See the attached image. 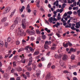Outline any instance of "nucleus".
<instances>
[{
  "label": "nucleus",
  "mask_w": 80,
  "mask_h": 80,
  "mask_svg": "<svg viewBox=\"0 0 80 80\" xmlns=\"http://www.w3.org/2000/svg\"><path fill=\"white\" fill-rule=\"evenodd\" d=\"M10 10V8L8 7L6 8L5 10L3 12L4 14L8 13Z\"/></svg>",
  "instance_id": "8"
},
{
  "label": "nucleus",
  "mask_w": 80,
  "mask_h": 80,
  "mask_svg": "<svg viewBox=\"0 0 80 80\" xmlns=\"http://www.w3.org/2000/svg\"><path fill=\"white\" fill-rule=\"evenodd\" d=\"M16 11V9H14L10 15V18H12V17L13 16V15H14V13H15V11Z\"/></svg>",
  "instance_id": "11"
},
{
  "label": "nucleus",
  "mask_w": 80,
  "mask_h": 80,
  "mask_svg": "<svg viewBox=\"0 0 80 80\" xmlns=\"http://www.w3.org/2000/svg\"><path fill=\"white\" fill-rule=\"evenodd\" d=\"M63 25L64 26H65L67 25V23L66 22V21H64L63 22Z\"/></svg>",
  "instance_id": "37"
},
{
  "label": "nucleus",
  "mask_w": 80,
  "mask_h": 80,
  "mask_svg": "<svg viewBox=\"0 0 80 80\" xmlns=\"http://www.w3.org/2000/svg\"><path fill=\"white\" fill-rule=\"evenodd\" d=\"M42 38L43 39V40H45L46 38V36L45 35H42Z\"/></svg>",
  "instance_id": "33"
},
{
  "label": "nucleus",
  "mask_w": 80,
  "mask_h": 80,
  "mask_svg": "<svg viewBox=\"0 0 80 80\" xmlns=\"http://www.w3.org/2000/svg\"><path fill=\"white\" fill-rule=\"evenodd\" d=\"M28 48H29V46H27L24 49L25 50H26L27 51H28Z\"/></svg>",
  "instance_id": "32"
},
{
  "label": "nucleus",
  "mask_w": 80,
  "mask_h": 80,
  "mask_svg": "<svg viewBox=\"0 0 80 80\" xmlns=\"http://www.w3.org/2000/svg\"><path fill=\"white\" fill-rule=\"evenodd\" d=\"M0 72H1L2 73H4V70H2V69L0 68Z\"/></svg>",
  "instance_id": "43"
},
{
  "label": "nucleus",
  "mask_w": 80,
  "mask_h": 80,
  "mask_svg": "<svg viewBox=\"0 0 80 80\" xmlns=\"http://www.w3.org/2000/svg\"><path fill=\"white\" fill-rule=\"evenodd\" d=\"M36 32L37 34H40L41 33V32L38 29H36Z\"/></svg>",
  "instance_id": "22"
},
{
  "label": "nucleus",
  "mask_w": 80,
  "mask_h": 80,
  "mask_svg": "<svg viewBox=\"0 0 80 80\" xmlns=\"http://www.w3.org/2000/svg\"><path fill=\"white\" fill-rule=\"evenodd\" d=\"M3 77L5 79H8V74L7 73H4L3 75Z\"/></svg>",
  "instance_id": "12"
},
{
  "label": "nucleus",
  "mask_w": 80,
  "mask_h": 80,
  "mask_svg": "<svg viewBox=\"0 0 80 80\" xmlns=\"http://www.w3.org/2000/svg\"><path fill=\"white\" fill-rule=\"evenodd\" d=\"M60 25V23L58 22H57L56 24L54 25L53 26V27L55 28V27H56V28H58V26H59Z\"/></svg>",
  "instance_id": "13"
},
{
  "label": "nucleus",
  "mask_w": 80,
  "mask_h": 80,
  "mask_svg": "<svg viewBox=\"0 0 80 80\" xmlns=\"http://www.w3.org/2000/svg\"><path fill=\"white\" fill-rule=\"evenodd\" d=\"M51 43H52L51 41L48 42V41H47L45 42V44L46 45H50V44H51Z\"/></svg>",
  "instance_id": "19"
},
{
  "label": "nucleus",
  "mask_w": 80,
  "mask_h": 80,
  "mask_svg": "<svg viewBox=\"0 0 80 80\" xmlns=\"http://www.w3.org/2000/svg\"><path fill=\"white\" fill-rule=\"evenodd\" d=\"M8 56H9V55L8 54L5 55L4 57V58H8Z\"/></svg>",
  "instance_id": "59"
},
{
  "label": "nucleus",
  "mask_w": 80,
  "mask_h": 80,
  "mask_svg": "<svg viewBox=\"0 0 80 80\" xmlns=\"http://www.w3.org/2000/svg\"><path fill=\"white\" fill-rule=\"evenodd\" d=\"M78 23H76V26H75L76 28H79V26H78Z\"/></svg>",
  "instance_id": "36"
},
{
  "label": "nucleus",
  "mask_w": 80,
  "mask_h": 80,
  "mask_svg": "<svg viewBox=\"0 0 80 80\" xmlns=\"http://www.w3.org/2000/svg\"><path fill=\"white\" fill-rule=\"evenodd\" d=\"M22 76L23 78H24L25 79H27V76H26V75L23 74Z\"/></svg>",
  "instance_id": "50"
},
{
  "label": "nucleus",
  "mask_w": 80,
  "mask_h": 80,
  "mask_svg": "<svg viewBox=\"0 0 80 80\" xmlns=\"http://www.w3.org/2000/svg\"><path fill=\"white\" fill-rule=\"evenodd\" d=\"M69 69H73V66H69Z\"/></svg>",
  "instance_id": "54"
},
{
  "label": "nucleus",
  "mask_w": 80,
  "mask_h": 80,
  "mask_svg": "<svg viewBox=\"0 0 80 80\" xmlns=\"http://www.w3.org/2000/svg\"><path fill=\"white\" fill-rule=\"evenodd\" d=\"M16 80H20V77H18L16 78Z\"/></svg>",
  "instance_id": "64"
},
{
  "label": "nucleus",
  "mask_w": 80,
  "mask_h": 80,
  "mask_svg": "<svg viewBox=\"0 0 80 80\" xmlns=\"http://www.w3.org/2000/svg\"><path fill=\"white\" fill-rule=\"evenodd\" d=\"M38 66L39 67H42V64L41 63H39L38 64Z\"/></svg>",
  "instance_id": "56"
},
{
  "label": "nucleus",
  "mask_w": 80,
  "mask_h": 80,
  "mask_svg": "<svg viewBox=\"0 0 80 80\" xmlns=\"http://www.w3.org/2000/svg\"><path fill=\"white\" fill-rule=\"evenodd\" d=\"M71 59L72 60H75V55L74 54H72L71 55Z\"/></svg>",
  "instance_id": "25"
},
{
  "label": "nucleus",
  "mask_w": 80,
  "mask_h": 80,
  "mask_svg": "<svg viewBox=\"0 0 80 80\" xmlns=\"http://www.w3.org/2000/svg\"><path fill=\"white\" fill-rule=\"evenodd\" d=\"M56 35L57 36V37H58V38H60V37H61V35L57 32L56 33Z\"/></svg>",
  "instance_id": "31"
},
{
  "label": "nucleus",
  "mask_w": 80,
  "mask_h": 80,
  "mask_svg": "<svg viewBox=\"0 0 80 80\" xmlns=\"http://www.w3.org/2000/svg\"><path fill=\"white\" fill-rule=\"evenodd\" d=\"M32 57H31L30 58H29V62H32Z\"/></svg>",
  "instance_id": "46"
},
{
  "label": "nucleus",
  "mask_w": 80,
  "mask_h": 80,
  "mask_svg": "<svg viewBox=\"0 0 80 80\" xmlns=\"http://www.w3.org/2000/svg\"><path fill=\"white\" fill-rule=\"evenodd\" d=\"M63 73H68V71L67 70H65L63 71Z\"/></svg>",
  "instance_id": "62"
},
{
  "label": "nucleus",
  "mask_w": 80,
  "mask_h": 80,
  "mask_svg": "<svg viewBox=\"0 0 80 80\" xmlns=\"http://www.w3.org/2000/svg\"><path fill=\"white\" fill-rule=\"evenodd\" d=\"M68 44L69 45V47H72V44L69 41L68 42Z\"/></svg>",
  "instance_id": "41"
},
{
  "label": "nucleus",
  "mask_w": 80,
  "mask_h": 80,
  "mask_svg": "<svg viewBox=\"0 0 80 80\" xmlns=\"http://www.w3.org/2000/svg\"><path fill=\"white\" fill-rule=\"evenodd\" d=\"M67 55L66 54H64L63 55L62 59V60H63L66 61L67 60Z\"/></svg>",
  "instance_id": "10"
},
{
  "label": "nucleus",
  "mask_w": 80,
  "mask_h": 80,
  "mask_svg": "<svg viewBox=\"0 0 80 80\" xmlns=\"http://www.w3.org/2000/svg\"><path fill=\"white\" fill-rule=\"evenodd\" d=\"M33 13L34 15H36V13H37V10H35L33 12Z\"/></svg>",
  "instance_id": "60"
},
{
  "label": "nucleus",
  "mask_w": 80,
  "mask_h": 80,
  "mask_svg": "<svg viewBox=\"0 0 80 80\" xmlns=\"http://www.w3.org/2000/svg\"><path fill=\"white\" fill-rule=\"evenodd\" d=\"M57 19L58 20H59L61 19V17H60V13H58V14Z\"/></svg>",
  "instance_id": "20"
},
{
  "label": "nucleus",
  "mask_w": 80,
  "mask_h": 80,
  "mask_svg": "<svg viewBox=\"0 0 80 80\" xmlns=\"http://www.w3.org/2000/svg\"><path fill=\"white\" fill-rule=\"evenodd\" d=\"M59 63H60V65H61L62 67H63L64 65V62L62 60H60Z\"/></svg>",
  "instance_id": "18"
},
{
  "label": "nucleus",
  "mask_w": 80,
  "mask_h": 80,
  "mask_svg": "<svg viewBox=\"0 0 80 80\" xmlns=\"http://www.w3.org/2000/svg\"><path fill=\"white\" fill-rule=\"evenodd\" d=\"M71 29L72 30H75V27L74 26H72L71 27Z\"/></svg>",
  "instance_id": "53"
},
{
  "label": "nucleus",
  "mask_w": 80,
  "mask_h": 80,
  "mask_svg": "<svg viewBox=\"0 0 80 80\" xmlns=\"http://www.w3.org/2000/svg\"><path fill=\"white\" fill-rule=\"evenodd\" d=\"M63 18L66 21H67V20H68V18H67V17L65 18L64 16H63Z\"/></svg>",
  "instance_id": "55"
},
{
  "label": "nucleus",
  "mask_w": 80,
  "mask_h": 80,
  "mask_svg": "<svg viewBox=\"0 0 80 80\" xmlns=\"http://www.w3.org/2000/svg\"><path fill=\"white\" fill-rule=\"evenodd\" d=\"M62 56H63L62 54H60L59 55L55 54V57L56 58L58 59L59 58H60L62 57Z\"/></svg>",
  "instance_id": "7"
},
{
  "label": "nucleus",
  "mask_w": 80,
  "mask_h": 80,
  "mask_svg": "<svg viewBox=\"0 0 80 80\" xmlns=\"http://www.w3.org/2000/svg\"><path fill=\"white\" fill-rule=\"evenodd\" d=\"M31 40H32V41H33V40H34L35 39V38H34V37H31Z\"/></svg>",
  "instance_id": "57"
},
{
  "label": "nucleus",
  "mask_w": 80,
  "mask_h": 80,
  "mask_svg": "<svg viewBox=\"0 0 80 80\" xmlns=\"http://www.w3.org/2000/svg\"><path fill=\"white\" fill-rule=\"evenodd\" d=\"M67 12H65L64 14L63 17H67Z\"/></svg>",
  "instance_id": "61"
},
{
  "label": "nucleus",
  "mask_w": 80,
  "mask_h": 80,
  "mask_svg": "<svg viewBox=\"0 0 80 80\" xmlns=\"http://www.w3.org/2000/svg\"><path fill=\"white\" fill-rule=\"evenodd\" d=\"M49 47L48 46V45L47 44H44V48L45 49H48V48Z\"/></svg>",
  "instance_id": "28"
},
{
  "label": "nucleus",
  "mask_w": 80,
  "mask_h": 80,
  "mask_svg": "<svg viewBox=\"0 0 80 80\" xmlns=\"http://www.w3.org/2000/svg\"><path fill=\"white\" fill-rule=\"evenodd\" d=\"M22 26L23 29H25L27 27L26 24L25 23V19L22 20Z\"/></svg>",
  "instance_id": "4"
},
{
  "label": "nucleus",
  "mask_w": 80,
  "mask_h": 80,
  "mask_svg": "<svg viewBox=\"0 0 80 80\" xmlns=\"http://www.w3.org/2000/svg\"><path fill=\"white\" fill-rule=\"evenodd\" d=\"M45 31H47L48 33L50 32V29H48V28H45Z\"/></svg>",
  "instance_id": "26"
},
{
  "label": "nucleus",
  "mask_w": 80,
  "mask_h": 80,
  "mask_svg": "<svg viewBox=\"0 0 80 80\" xmlns=\"http://www.w3.org/2000/svg\"><path fill=\"white\" fill-rule=\"evenodd\" d=\"M4 45L3 42L2 40H0V47H3Z\"/></svg>",
  "instance_id": "21"
},
{
  "label": "nucleus",
  "mask_w": 80,
  "mask_h": 80,
  "mask_svg": "<svg viewBox=\"0 0 80 80\" xmlns=\"http://www.w3.org/2000/svg\"><path fill=\"white\" fill-rule=\"evenodd\" d=\"M36 75L37 76V77H39L41 74V72L40 71V70L39 69L37 70L36 71Z\"/></svg>",
  "instance_id": "9"
},
{
  "label": "nucleus",
  "mask_w": 80,
  "mask_h": 80,
  "mask_svg": "<svg viewBox=\"0 0 80 80\" xmlns=\"http://www.w3.org/2000/svg\"><path fill=\"white\" fill-rule=\"evenodd\" d=\"M73 10H77L78 9V7H74L72 8Z\"/></svg>",
  "instance_id": "30"
},
{
  "label": "nucleus",
  "mask_w": 80,
  "mask_h": 80,
  "mask_svg": "<svg viewBox=\"0 0 80 80\" xmlns=\"http://www.w3.org/2000/svg\"><path fill=\"white\" fill-rule=\"evenodd\" d=\"M46 79L47 80H49L50 78H51V77H50V73L48 74L46 76Z\"/></svg>",
  "instance_id": "15"
},
{
  "label": "nucleus",
  "mask_w": 80,
  "mask_h": 80,
  "mask_svg": "<svg viewBox=\"0 0 80 80\" xmlns=\"http://www.w3.org/2000/svg\"><path fill=\"white\" fill-rule=\"evenodd\" d=\"M29 28L31 29L27 30L26 32L29 33L30 35H32L35 34L33 30L34 29L33 28L32 26H30L29 27Z\"/></svg>",
  "instance_id": "1"
},
{
  "label": "nucleus",
  "mask_w": 80,
  "mask_h": 80,
  "mask_svg": "<svg viewBox=\"0 0 80 80\" xmlns=\"http://www.w3.org/2000/svg\"><path fill=\"white\" fill-rule=\"evenodd\" d=\"M73 68H76L77 67V65H73L72 66Z\"/></svg>",
  "instance_id": "63"
},
{
  "label": "nucleus",
  "mask_w": 80,
  "mask_h": 80,
  "mask_svg": "<svg viewBox=\"0 0 80 80\" xmlns=\"http://www.w3.org/2000/svg\"><path fill=\"white\" fill-rule=\"evenodd\" d=\"M28 70L29 71V72H30L32 69V67H30L29 68H28Z\"/></svg>",
  "instance_id": "38"
},
{
  "label": "nucleus",
  "mask_w": 80,
  "mask_h": 80,
  "mask_svg": "<svg viewBox=\"0 0 80 80\" xmlns=\"http://www.w3.org/2000/svg\"><path fill=\"white\" fill-rule=\"evenodd\" d=\"M19 57L22 59L21 61V62H22L23 63H25L26 61V59L24 58H25L24 55L23 54H21V55L19 56Z\"/></svg>",
  "instance_id": "2"
},
{
  "label": "nucleus",
  "mask_w": 80,
  "mask_h": 80,
  "mask_svg": "<svg viewBox=\"0 0 80 80\" xmlns=\"http://www.w3.org/2000/svg\"><path fill=\"white\" fill-rule=\"evenodd\" d=\"M20 41H17L16 42V44L17 45H20Z\"/></svg>",
  "instance_id": "42"
},
{
  "label": "nucleus",
  "mask_w": 80,
  "mask_h": 80,
  "mask_svg": "<svg viewBox=\"0 0 80 80\" xmlns=\"http://www.w3.org/2000/svg\"><path fill=\"white\" fill-rule=\"evenodd\" d=\"M25 9V7L24 6H23L22 7V8L20 9V11L21 12H23V10Z\"/></svg>",
  "instance_id": "24"
},
{
  "label": "nucleus",
  "mask_w": 80,
  "mask_h": 80,
  "mask_svg": "<svg viewBox=\"0 0 80 80\" xmlns=\"http://www.w3.org/2000/svg\"><path fill=\"white\" fill-rule=\"evenodd\" d=\"M54 21L57 22V19L55 18H53V17H51L48 19V21L50 23H52L53 21L54 22Z\"/></svg>",
  "instance_id": "3"
},
{
  "label": "nucleus",
  "mask_w": 80,
  "mask_h": 80,
  "mask_svg": "<svg viewBox=\"0 0 80 80\" xmlns=\"http://www.w3.org/2000/svg\"><path fill=\"white\" fill-rule=\"evenodd\" d=\"M57 3H58V1L57 0L55 2L53 3V5H55Z\"/></svg>",
  "instance_id": "49"
},
{
  "label": "nucleus",
  "mask_w": 80,
  "mask_h": 80,
  "mask_svg": "<svg viewBox=\"0 0 80 80\" xmlns=\"http://www.w3.org/2000/svg\"><path fill=\"white\" fill-rule=\"evenodd\" d=\"M52 46H53L51 48V50H55L56 48V47L54 46V44Z\"/></svg>",
  "instance_id": "40"
},
{
  "label": "nucleus",
  "mask_w": 80,
  "mask_h": 80,
  "mask_svg": "<svg viewBox=\"0 0 80 80\" xmlns=\"http://www.w3.org/2000/svg\"><path fill=\"white\" fill-rule=\"evenodd\" d=\"M32 62H30L29 61L28 64V66H30V65H31L32 64Z\"/></svg>",
  "instance_id": "58"
},
{
  "label": "nucleus",
  "mask_w": 80,
  "mask_h": 80,
  "mask_svg": "<svg viewBox=\"0 0 80 80\" xmlns=\"http://www.w3.org/2000/svg\"><path fill=\"white\" fill-rule=\"evenodd\" d=\"M73 80H78V78L76 77H74L72 78Z\"/></svg>",
  "instance_id": "47"
},
{
  "label": "nucleus",
  "mask_w": 80,
  "mask_h": 80,
  "mask_svg": "<svg viewBox=\"0 0 80 80\" xmlns=\"http://www.w3.org/2000/svg\"><path fill=\"white\" fill-rule=\"evenodd\" d=\"M63 47L65 48L68 47V43H67L66 44H65V42H64L63 43Z\"/></svg>",
  "instance_id": "23"
},
{
  "label": "nucleus",
  "mask_w": 80,
  "mask_h": 80,
  "mask_svg": "<svg viewBox=\"0 0 80 80\" xmlns=\"http://www.w3.org/2000/svg\"><path fill=\"white\" fill-rule=\"evenodd\" d=\"M30 9V5H29V4H28L27 6V7L26 8V9Z\"/></svg>",
  "instance_id": "48"
},
{
  "label": "nucleus",
  "mask_w": 80,
  "mask_h": 80,
  "mask_svg": "<svg viewBox=\"0 0 80 80\" xmlns=\"http://www.w3.org/2000/svg\"><path fill=\"white\" fill-rule=\"evenodd\" d=\"M29 50H30L31 52H32V53H33V52H34V50L32 48L30 47L29 48Z\"/></svg>",
  "instance_id": "29"
},
{
  "label": "nucleus",
  "mask_w": 80,
  "mask_h": 80,
  "mask_svg": "<svg viewBox=\"0 0 80 80\" xmlns=\"http://www.w3.org/2000/svg\"><path fill=\"white\" fill-rule=\"evenodd\" d=\"M18 29L19 30V31L18 33V35L19 36H22L23 34V30H21L20 29V28H18Z\"/></svg>",
  "instance_id": "6"
},
{
  "label": "nucleus",
  "mask_w": 80,
  "mask_h": 80,
  "mask_svg": "<svg viewBox=\"0 0 80 80\" xmlns=\"http://www.w3.org/2000/svg\"><path fill=\"white\" fill-rule=\"evenodd\" d=\"M68 15H72V11H68Z\"/></svg>",
  "instance_id": "44"
},
{
  "label": "nucleus",
  "mask_w": 80,
  "mask_h": 80,
  "mask_svg": "<svg viewBox=\"0 0 80 80\" xmlns=\"http://www.w3.org/2000/svg\"><path fill=\"white\" fill-rule=\"evenodd\" d=\"M7 20V18L6 17L3 18L1 20V22L3 23V22H5Z\"/></svg>",
  "instance_id": "14"
},
{
  "label": "nucleus",
  "mask_w": 80,
  "mask_h": 80,
  "mask_svg": "<svg viewBox=\"0 0 80 80\" xmlns=\"http://www.w3.org/2000/svg\"><path fill=\"white\" fill-rule=\"evenodd\" d=\"M39 54V51H36L34 52L33 53V55H34V56L35 55H38Z\"/></svg>",
  "instance_id": "17"
},
{
  "label": "nucleus",
  "mask_w": 80,
  "mask_h": 80,
  "mask_svg": "<svg viewBox=\"0 0 80 80\" xmlns=\"http://www.w3.org/2000/svg\"><path fill=\"white\" fill-rule=\"evenodd\" d=\"M14 23H15V24H13L11 27L10 29L11 30H12L14 29V28H15V25H18V21H17V20H15L14 21Z\"/></svg>",
  "instance_id": "5"
},
{
  "label": "nucleus",
  "mask_w": 80,
  "mask_h": 80,
  "mask_svg": "<svg viewBox=\"0 0 80 80\" xmlns=\"http://www.w3.org/2000/svg\"><path fill=\"white\" fill-rule=\"evenodd\" d=\"M4 26L5 27H7V26H8V23L7 22H5L4 23Z\"/></svg>",
  "instance_id": "39"
},
{
  "label": "nucleus",
  "mask_w": 80,
  "mask_h": 80,
  "mask_svg": "<svg viewBox=\"0 0 80 80\" xmlns=\"http://www.w3.org/2000/svg\"><path fill=\"white\" fill-rule=\"evenodd\" d=\"M51 68L52 69H55V66L53 65L51 67Z\"/></svg>",
  "instance_id": "52"
},
{
  "label": "nucleus",
  "mask_w": 80,
  "mask_h": 80,
  "mask_svg": "<svg viewBox=\"0 0 80 80\" xmlns=\"http://www.w3.org/2000/svg\"><path fill=\"white\" fill-rule=\"evenodd\" d=\"M72 52H75V49L73 48H71L69 52H68V53H71Z\"/></svg>",
  "instance_id": "16"
},
{
  "label": "nucleus",
  "mask_w": 80,
  "mask_h": 80,
  "mask_svg": "<svg viewBox=\"0 0 80 80\" xmlns=\"http://www.w3.org/2000/svg\"><path fill=\"white\" fill-rule=\"evenodd\" d=\"M26 74L28 76L30 77V75H30V73H29V72H26Z\"/></svg>",
  "instance_id": "45"
},
{
  "label": "nucleus",
  "mask_w": 80,
  "mask_h": 80,
  "mask_svg": "<svg viewBox=\"0 0 80 80\" xmlns=\"http://www.w3.org/2000/svg\"><path fill=\"white\" fill-rule=\"evenodd\" d=\"M50 66H51V64L50 63H49L48 65L47 68H50Z\"/></svg>",
  "instance_id": "51"
},
{
  "label": "nucleus",
  "mask_w": 80,
  "mask_h": 80,
  "mask_svg": "<svg viewBox=\"0 0 80 80\" xmlns=\"http://www.w3.org/2000/svg\"><path fill=\"white\" fill-rule=\"evenodd\" d=\"M40 11H41V12H43V13H44V12H45V10H44V9H43V8H40Z\"/></svg>",
  "instance_id": "35"
},
{
  "label": "nucleus",
  "mask_w": 80,
  "mask_h": 80,
  "mask_svg": "<svg viewBox=\"0 0 80 80\" xmlns=\"http://www.w3.org/2000/svg\"><path fill=\"white\" fill-rule=\"evenodd\" d=\"M11 40H12V39H11V38L8 37L7 38V42H11Z\"/></svg>",
  "instance_id": "27"
},
{
  "label": "nucleus",
  "mask_w": 80,
  "mask_h": 80,
  "mask_svg": "<svg viewBox=\"0 0 80 80\" xmlns=\"http://www.w3.org/2000/svg\"><path fill=\"white\" fill-rule=\"evenodd\" d=\"M17 70L18 71V72H21V71H22V68L20 67H19L17 69Z\"/></svg>",
  "instance_id": "34"
}]
</instances>
